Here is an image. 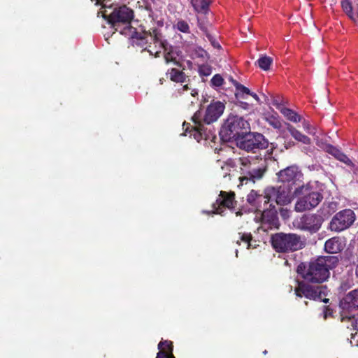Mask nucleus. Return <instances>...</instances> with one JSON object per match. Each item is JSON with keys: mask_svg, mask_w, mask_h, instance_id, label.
Returning a JSON list of instances; mask_svg holds the SVG:
<instances>
[{"mask_svg": "<svg viewBox=\"0 0 358 358\" xmlns=\"http://www.w3.org/2000/svg\"><path fill=\"white\" fill-rule=\"evenodd\" d=\"M133 10L123 6L114 9L108 15V22L117 31L132 40L134 43L143 46L150 37L146 33L138 31L132 24Z\"/></svg>", "mask_w": 358, "mask_h": 358, "instance_id": "1", "label": "nucleus"}, {"mask_svg": "<svg viewBox=\"0 0 358 358\" xmlns=\"http://www.w3.org/2000/svg\"><path fill=\"white\" fill-rule=\"evenodd\" d=\"M287 129L292 135V136L297 141L306 145H308L310 143V139L308 136L303 134L301 131L295 129L291 124H287Z\"/></svg>", "mask_w": 358, "mask_h": 358, "instance_id": "19", "label": "nucleus"}, {"mask_svg": "<svg viewBox=\"0 0 358 358\" xmlns=\"http://www.w3.org/2000/svg\"><path fill=\"white\" fill-rule=\"evenodd\" d=\"M229 80L231 82V83L235 86V83H238L236 80L233 79L231 77L229 78Z\"/></svg>", "mask_w": 358, "mask_h": 358, "instance_id": "43", "label": "nucleus"}, {"mask_svg": "<svg viewBox=\"0 0 358 358\" xmlns=\"http://www.w3.org/2000/svg\"><path fill=\"white\" fill-rule=\"evenodd\" d=\"M155 57H159V52H155Z\"/></svg>", "mask_w": 358, "mask_h": 358, "instance_id": "49", "label": "nucleus"}, {"mask_svg": "<svg viewBox=\"0 0 358 358\" xmlns=\"http://www.w3.org/2000/svg\"><path fill=\"white\" fill-rule=\"evenodd\" d=\"M280 215L284 218L287 219L289 217L290 212L289 210L285 208H281L280 211Z\"/></svg>", "mask_w": 358, "mask_h": 358, "instance_id": "34", "label": "nucleus"}, {"mask_svg": "<svg viewBox=\"0 0 358 358\" xmlns=\"http://www.w3.org/2000/svg\"><path fill=\"white\" fill-rule=\"evenodd\" d=\"M272 245L278 252H288L302 248L304 243L296 234H277L272 237Z\"/></svg>", "mask_w": 358, "mask_h": 358, "instance_id": "6", "label": "nucleus"}, {"mask_svg": "<svg viewBox=\"0 0 358 358\" xmlns=\"http://www.w3.org/2000/svg\"><path fill=\"white\" fill-rule=\"evenodd\" d=\"M266 195L268 198V203L274 201L278 205H287L293 199V194L289 187L280 186L279 187H270L266 189Z\"/></svg>", "mask_w": 358, "mask_h": 358, "instance_id": "9", "label": "nucleus"}, {"mask_svg": "<svg viewBox=\"0 0 358 358\" xmlns=\"http://www.w3.org/2000/svg\"><path fill=\"white\" fill-rule=\"evenodd\" d=\"M266 194V192H264ZM248 202L260 211V208L268 203V198L266 194H258L256 191L252 190L247 196Z\"/></svg>", "mask_w": 358, "mask_h": 358, "instance_id": "15", "label": "nucleus"}, {"mask_svg": "<svg viewBox=\"0 0 358 358\" xmlns=\"http://www.w3.org/2000/svg\"><path fill=\"white\" fill-rule=\"evenodd\" d=\"M341 6L344 12L351 18L354 19L352 13V7L349 0H342Z\"/></svg>", "mask_w": 358, "mask_h": 358, "instance_id": "28", "label": "nucleus"}, {"mask_svg": "<svg viewBox=\"0 0 358 358\" xmlns=\"http://www.w3.org/2000/svg\"><path fill=\"white\" fill-rule=\"evenodd\" d=\"M200 73L205 75L208 76L210 73V70L208 67L203 66L200 68Z\"/></svg>", "mask_w": 358, "mask_h": 358, "instance_id": "36", "label": "nucleus"}, {"mask_svg": "<svg viewBox=\"0 0 358 358\" xmlns=\"http://www.w3.org/2000/svg\"><path fill=\"white\" fill-rule=\"evenodd\" d=\"M344 245L339 238L329 239L324 244V249L329 253H337L343 249Z\"/></svg>", "mask_w": 358, "mask_h": 358, "instance_id": "17", "label": "nucleus"}, {"mask_svg": "<svg viewBox=\"0 0 358 358\" xmlns=\"http://www.w3.org/2000/svg\"><path fill=\"white\" fill-rule=\"evenodd\" d=\"M92 1H94L95 5L102 4L103 7H106L107 3L110 0H92Z\"/></svg>", "mask_w": 358, "mask_h": 358, "instance_id": "35", "label": "nucleus"}, {"mask_svg": "<svg viewBox=\"0 0 358 358\" xmlns=\"http://www.w3.org/2000/svg\"><path fill=\"white\" fill-rule=\"evenodd\" d=\"M191 94L192 96H194L196 94H197V92L195 90H192Z\"/></svg>", "mask_w": 358, "mask_h": 358, "instance_id": "44", "label": "nucleus"}, {"mask_svg": "<svg viewBox=\"0 0 358 358\" xmlns=\"http://www.w3.org/2000/svg\"><path fill=\"white\" fill-rule=\"evenodd\" d=\"M224 109V103L217 101L210 103L204 113L200 110L196 112L192 117L194 125L192 126V129L189 131L191 135H193L198 142L203 137L207 138L208 135L202 122L210 124L216 122L223 114Z\"/></svg>", "mask_w": 358, "mask_h": 358, "instance_id": "3", "label": "nucleus"}, {"mask_svg": "<svg viewBox=\"0 0 358 358\" xmlns=\"http://www.w3.org/2000/svg\"><path fill=\"white\" fill-rule=\"evenodd\" d=\"M159 352L156 358H175L173 355V344L169 341H163L158 344Z\"/></svg>", "mask_w": 358, "mask_h": 358, "instance_id": "16", "label": "nucleus"}, {"mask_svg": "<svg viewBox=\"0 0 358 358\" xmlns=\"http://www.w3.org/2000/svg\"><path fill=\"white\" fill-rule=\"evenodd\" d=\"M276 108L281 112V113L289 120L293 122H299L301 120L300 116L291 109L282 107L278 103H273Z\"/></svg>", "mask_w": 358, "mask_h": 358, "instance_id": "20", "label": "nucleus"}, {"mask_svg": "<svg viewBox=\"0 0 358 358\" xmlns=\"http://www.w3.org/2000/svg\"><path fill=\"white\" fill-rule=\"evenodd\" d=\"M234 192H226L221 191L219 195L218 199L216 201V203L218 205V207L216 208L214 206L213 213L220 214L223 213L222 210V206L226 207L228 208H231L234 207V204L236 203L234 201Z\"/></svg>", "mask_w": 358, "mask_h": 358, "instance_id": "14", "label": "nucleus"}, {"mask_svg": "<svg viewBox=\"0 0 358 358\" xmlns=\"http://www.w3.org/2000/svg\"><path fill=\"white\" fill-rule=\"evenodd\" d=\"M224 83V79L222 78V77L219 75V74H216L215 75L212 79H211V83L213 86H215V87H220Z\"/></svg>", "mask_w": 358, "mask_h": 358, "instance_id": "30", "label": "nucleus"}, {"mask_svg": "<svg viewBox=\"0 0 358 358\" xmlns=\"http://www.w3.org/2000/svg\"><path fill=\"white\" fill-rule=\"evenodd\" d=\"M329 206L331 208L332 211H334L335 209L336 208V203H331L329 204Z\"/></svg>", "mask_w": 358, "mask_h": 358, "instance_id": "42", "label": "nucleus"}, {"mask_svg": "<svg viewBox=\"0 0 358 358\" xmlns=\"http://www.w3.org/2000/svg\"><path fill=\"white\" fill-rule=\"evenodd\" d=\"M303 125H304V128H306L307 129L309 128V125L308 124L304 123Z\"/></svg>", "mask_w": 358, "mask_h": 358, "instance_id": "47", "label": "nucleus"}, {"mask_svg": "<svg viewBox=\"0 0 358 358\" xmlns=\"http://www.w3.org/2000/svg\"><path fill=\"white\" fill-rule=\"evenodd\" d=\"M346 303L350 308H358V290H354L350 292L345 299Z\"/></svg>", "mask_w": 358, "mask_h": 358, "instance_id": "25", "label": "nucleus"}, {"mask_svg": "<svg viewBox=\"0 0 358 358\" xmlns=\"http://www.w3.org/2000/svg\"><path fill=\"white\" fill-rule=\"evenodd\" d=\"M257 64L260 69L264 71H267L269 69L271 64H272V59L268 56H262L257 60Z\"/></svg>", "mask_w": 358, "mask_h": 358, "instance_id": "27", "label": "nucleus"}, {"mask_svg": "<svg viewBox=\"0 0 358 358\" xmlns=\"http://www.w3.org/2000/svg\"><path fill=\"white\" fill-rule=\"evenodd\" d=\"M329 152L334 156L338 160L345 163L348 166L350 167H353L355 166L352 161L344 153L341 152L336 148L330 147L329 149Z\"/></svg>", "mask_w": 358, "mask_h": 358, "instance_id": "21", "label": "nucleus"}, {"mask_svg": "<svg viewBox=\"0 0 358 358\" xmlns=\"http://www.w3.org/2000/svg\"><path fill=\"white\" fill-rule=\"evenodd\" d=\"M210 1L208 0H192V4L198 13H206Z\"/></svg>", "mask_w": 358, "mask_h": 358, "instance_id": "24", "label": "nucleus"}, {"mask_svg": "<svg viewBox=\"0 0 358 358\" xmlns=\"http://www.w3.org/2000/svg\"><path fill=\"white\" fill-rule=\"evenodd\" d=\"M298 197L294 209L296 212H303L316 207L322 201V195L309 185H303L294 190Z\"/></svg>", "mask_w": 358, "mask_h": 358, "instance_id": "4", "label": "nucleus"}, {"mask_svg": "<svg viewBox=\"0 0 358 358\" xmlns=\"http://www.w3.org/2000/svg\"><path fill=\"white\" fill-rule=\"evenodd\" d=\"M338 264V259L335 256L320 257L311 262L307 268L303 264L297 267V273L308 282H322L329 277V271L333 269Z\"/></svg>", "mask_w": 358, "mask_h": 358, "instance_id": "2", "label": "nucleus"}, {"mask_svg": "<svg viewBox=\"0 0 358 358\" xmlns=\"http://www.w3.org/2000/svg\"><path fill=\"white\" fill-rule=\"evenodd\" d=\"M236 141L239 148L248 152L255 149H264L268 145V141L262 134L248 131L236 137Z\"/></svg>", "mask_w": 358, "mask_h": 358, "instance_id": "7", "label": "nucleus"}, {"mask_svg": "<svg viewBox=\"0 0 358 358\" xmlns=\"http://www.w3.org/2000/svg\"><path fill=\"white\" fill-rule=\"evenodd\" d=\"M295 293L298 296H305L306 298L313 299L314 300H321L324 303H327L329 299L325 298L326 288L318 286L312 287L303 282L299 283L298 287L295 289Z\"/></svg>", "mask_w": 358, "mask_h": 358, "instance_id": "10", "label": "nucleus"}, {"mask_svg": "<svg viewBox=\"0 0 358 358\" xmlns=\"http://www.w3.org/2000/svg\"><path fill=\"white\" fill-rule=\"evenodd\" d=\"M189 124H186L185 122L183 123V129L185 130L186 132L189 129Z\"/></svg>", "mask_w": 358, "mask_h": 358, "instance_id": "41", "label": "nucleus"}, {"mask_svg": "<svg viewBox=\"0 0 358 358\" xmlns=\"http://www.w3.org/2000/svg\"><path fill=\"white\" fill-rule=\"evenodd\" d=\"M167 76L172 80L176 83H185L186 77L185 74L176 69H172L167 73Z\"/></svg>", "mask_w": 358, "mask_h": 358, "instance_id": "22", "label": "nucleus"}, {"mask_svg": "<svg viewBox=\"0 0 358 358\" xmlns=\"http://www.w3.org/2000/svg\"><path fill=\"white\" fill-rule=\"evenodd\" d=\"M235 96L237 99H245V95L250 94V90L248 87L238 83H235Z\"/></svg>", "mask_w": 358, "mask_h": 358, "instance_id": "26", "label": "nucleus"}, {"mask_svg": "<svg viewBox=\"0 0 358 358\" xmlns=\"http://www.w3.org/2000/svg\"><path fill=\"white\" fill-rule=\"evenodd\" d=\"M240 170L241 176L239 178L241 185L245 184L248 181L253 183L256 180L262 178L265 168L262 165H259L257 159L250 157H240Z\"/></svg>", "mask_w": 358, "mask_h": 358, "instance_id": "5", "label": "nucleus"}, {"mask_svg": "<svg viewBox=\"0 0 358 358\" xmlns=\"http://www.w3.org/2000/svg\"><path fill=\"white\" fill-rule=\"evenodd\" d=\"M355 220V215L350 209H345L336 213L330 222V229L336 232L350 227Z\"/></svg>", "mask_w": 358, "mask_h": 358, "instance_id": "8", "label": "nucleus"}, {"mask_svg": "<svg viewBox=\"0 0 358 358\" xmlns=\"http://www.w3.org/2000/svg\"><path fill=\"white\" fill-rule=\"evenodd\" d=\"M199 56H200L201 57H204L207 56V52L204 50L200 49L199 50Z\"/></svg>", "mask_w": 358, "mask_h": 358, "instance_id": "38", "label": "nucleus"}, {"mask_svg": "<svg viewBox=\"0 0 358 358\" xmlns=\"http://www.w3.org/2000/svg\"><path fill=\"white\" fill-rule=\"evenodd\" d=\"M176 27L180 31L187 33L189 31V27L188 24L183 21V20H179L177 24H176Z\"/></svg>", "mask_w": 358, "mask_h": 358, "instance_id": "29", "label": "nucleus"}, {"mask_svg": "<svg viewBox=\"0 0 358 358\" xmlns=\"http://www.w3.org/2000/svg\"><path fill=\"white\" fill-rule=\"evenodd\" d=\"M249 95L252 96L254 98V99L256 100L258 103H260V99L257 94L250 92V94H249Z\"/></svg>", "mask_w": 358, "mask_h": 358, "instance_id": "39", "label": "nucleus"}, {"mask_svg": "<svg viewBox=\"0 0 358 358\" xmlns=\"http://www.w3.org/2000/svg\"><path fill=\"white\" fill-rule=\"evenodd\" d=\"M262 228L264 230L278 228L279 222L277 216V210L273 206L271 209H264L261 213Z\"/></svg>", "mask_w": 358, "mask_h": 358, "instance_id": "12", "label": "nucleus"}, {"mask_svg": "<svg viewBox=\"0 0 358 358\" xmlns=\"http://www.w3.org/2000/svg\"><path fill=\"white\" fill-rule=\"evenodd\" d=\"M278 180L283 183L292 182L294 184L296 181L300 180L302 174L296 166H289L282 171L278 174Z\"/></svg>", "mask_w": 358, "mask_h": 358, "instance_id": "13", "label": "nucleus"}, {"mask_svg": "<svg viewBox=\"0 0 358 358\" xmlns=\"http://www.w3.org/2000/svg\"><path fill=\"white\" fill-rule=\"evenodd\" d=\"M187 88H188V86H187V84H185V85H184L182 86V90H187Z\"/></svg>", "mask_w": 358, "mask_h": 358, "instance_id": "45", "label": "nucleus"}, {"mask_svg": "<svg viewBox=\"0 0 358 358\" xmlns=\"http://www.w3.org/2000/svg\"><path fill=\"white\" fill-rule=\"evenodd\" d=\"M164 59L167 64L172 62L178 64L180 59L179 50L173 47H164Z\"/></svg>", "mask_w": 358, "mask_h": 358, "instance_id": "18", "label": "nucleus"}, {"mask_svg": "<svg viewBox=\"0 0 358 358\" xmlns=\"http://www.w3.org/2000/svg\"><path fill=\"white\" fill-rule=\"evenodd\" d=\"M106 12L107 11L106 10L104 11H103V15L104 17H106V16H107Z\"/></svg>", "mask_w": 358, "mask_h": 358, "instance_id": "46", "label": "nucleus"}, {"mask_svg": "<svg viewBox=\"0 0 358 358\" xmlns=\"http://www.w3.org/2000/svg\"><path fill=\"white\" fill-rule=\"evenodd\" d=\"M207 37L208 38V40L210 41L211 45L215 48H217V49H220V45L219 44V43L217 41H215V38H213V37L209 34H207Z\"/></svg>", "mask_w": 358, "mask_h": 358, "instance_id": "33", "label": "nucleus"}, {"mask_svg": "<svg viewBox=\"0 0 358 358\" xmlns=\"http://www.w3.org/2000/svg\"><path fill=\"white\" fill-rule=\"evenodd\" d=\"M241 239L242 241L245 242L247 244V248H249L250 246V241L251 240V235L250 234H243L241 236Z\"/></svg>", "mask_w": 358, "mask_h": 358, "instance_id": "32", "label": "nucleus"}, {"mask_svg": "<svg viewBox=\"0 0 358 358\" xmlns=\"http://www.w3.org/2000/svg\"><path fill=\"white\" fill-rule=\"evenodd\" d=\"M356 275L358 277V266L356 268Z\"/></svg>", "mask_w": 358, "mask_h": 358, "instance_id": "48", "label": "nucleus"}, {"mask_svg": "<svg viewBox=\"0 0 358 358\" xmlns=\"http://www.w3.org/2000/svg\"><path fill=\"white\" fill-rule=\"evenodd\" d=\"M241 215V212H237L236 213V215Z\"/></svg>", "mask_w": 358, "mask_h": 358, "instance_id": "50", "label": "nucleus"}, {"mask_svg": "<svg viewBox=\"0 0 358 358\" xmlns=\"http://www.w3.org/2000/svg\"><path fill=\"white\" fill-rule=\"evenodd\" d=\"M266 121L274 129H279L282 127V123L278 115L276 113H268L266 115Z\"/></svg>", "mask_w": 358, "mask_h": 358, "instance_id": "23", "label": "nucleus"}, {"mask_svg": "<svg viewBox=\"0 0 358 358\" xmlns=\"http://www.w3.org/2000/svg\"><path fill=\"white\" fill-rule=\"evenodd\" d=\"M238 106L243 110H250L252 108V106L245 101H239Z\"/></svg>", "mask_w": 358, "mask_h": 358, "instance_id": "31", "label": "nucleus"}, {"mask_svg": "<svg viewBox=\"0 0 358 358\" xmlns=\"http://www.w3.org/2000/svg\"><path fill=\"white\" fill-rule=\"evenodd\" d=\"M312 218H313L314 220H317V224L315 226V229H318L322 224L321 219H320L315 216H313Z\"/></svg>", "mask_w": 358, "mask_h": 358, "instance_id": "37", "label": "nucleus"}, {"mask_svg": "<svg viewBox=\"0 0 358 358\" xmlns=\"http://www.w3.org/2000/svg\"><path fill=\"white\" fill-rule=\"evenodd\" d=\"M331 315V312L329 309H327L324 313V317L327 318L328 315Z\"/></svg>", "mask_w": 358, "mask_h": 358, "instance_id": "40", "label": "nucleus"}, {"mask_svg": "<svg viewBox=\"0 0 358 358\" xmlns=\"http://www.w3.org/2000/svg\"><path fill=\"white\" fill-rule=\"evenodd\" d=\"M225 125L230 131L231 135L236 138L238 136L243 135L250 129L248 122L237 115H229Z\"/></svg>", "mask_w": 358, "mask_h": 358, "instance_id": "11", "label": "nucleus"}]
</instances>
